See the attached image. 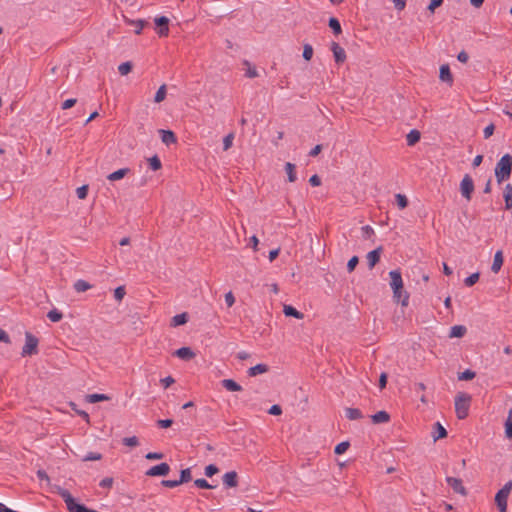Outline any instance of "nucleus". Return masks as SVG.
<instances>
[{
  "label": "nucleus",
  "instance_id": "nucleus-6",
  "mask_svg": "<svg viewBox=\"0 0 512 512\" xmlns=\"http://www.w3.org/2000/svg\"><path fill=\"white\" fill-rule=\"evenodd\" d=\"M157 26V33L160 37L168 36L169 33V19L166 16H159L155 18Z\"/></svg>",
  "mask_w": 512,
  "mask_h": 512
},
{
  "label": "nucleus",
  "instance_id": "nucleus-25",
  "mask_svg": "<svg viewBox=\"0 0 512 512\" xmlns=\"http://www.w3.org/2000/svg\"><path fill=\"white\" fill-rule=\"evenodd\" d=\"M503 265V254L502 251H497L494 255V260L492 263L491 270L497 273Z\"/></svg>",
  "mask_w": 512,
  "mask_h": 512
},
{
  "label": "nucleus",
  "instance_id": "nucleus-43",
  "mask_svg": "<svg viewBox=\"0 0 512 512\" xmlns=\"http://www.w3.org/2000/svg\"><path fill=\"white\" fill-rule=\"evenodd\" d=\"M233 139H234L233 133H229L228 135H226L224 137V139H223V150L224 151H227L232 147Z\"/></svg>",
  "mask_w": 512,
  "mask_h": 512
},
{
  "label": "nucleus",
  "instance_id": "nucleus-59",
  "mask_svg": "<svg viewBox=\"0 0 512 512\" xmlns=\"http://www.w3.org/2000/svg\"><path fill=\"white\" fill-rule=\"evenodd\" d=\"M145 457L148 460H158L163 458V454L160 452H149Z\"/></svg>",
  "mask_w": 512,
  "mask_h": 512
},
{
  "label": "nucleus",
  "instance_id": "nucleus-10",
  "mask_svg": "<svg viewBox=\"0 0 512 512\" xmlns=\"http://www.w3.org/2000/svg\"><path fill=\"white\" fill-rule=\"evenodd\" d=\"M446 482L454 492L461 495H466V489L463 486L461 479L455 477H447Z\"/></svg>",
  "mask_w": 512,
  "mask_h": 512
},
{
  "label": "nucleus",
  "instance_id": "nucleus-18",
  "mask_svg": "<svg viewBox=\"0 0 512 512\" xmlns=\"http://www.w3.org/2000/svg\"><path fill=\"white\" fill-rule=\"evenodd\" d=\"M268 370H269L268 365L260 363L253 367H250L247 371V374L250 377H255L259 374H264V373L268 372Z\"/></svg>",
  "mask_w": 512,
  "mask_h": 512
},
{
  "label": "nucleus",
  "instance_id": "nucleus-39",
  "mask_svg": "<svg viewBox=\"0 0 512 512\" xmlns=\"http://www.w3.org/2000/svg\"><path fill=\"white\" fill-rule=\"evenodd\" d=\"M133 65L130 61L124 62L118 66V71L121 75H127L132 71Z\"/></svg>",
  "mask_w": 512,
  "mask_h": 512
},
{
  "label": "nucleus",
  "instance_id": "nucleus-15",
  "mask_svg": "<svg viewBox=\"0 0 512 512\" xmlns=\"http://www.w3.org/2000/svg\"><path fill=\"white\" fill-rule=\"evenodd\" d=\"M222 480H223V484L226 487H229V488L236 487L237 484H238V482H237V473L235 471L226 472L223 475Z\"/></svg>",
  "mask_w": 512,
  "mask_h": 512
},
{
  "label": "nucleus",
  "instance_id": "nucleus-32",
  "mask_svg": "<svg viewBox=\"0 0 512 512\" xmlns=\"http://www.w3.org/2000/svg\"><path fill=\"white\" fill-rule=\"evenodd\" d=\"M86 400H87V402L94 404V403H97L100 401L108 400V396L105 394L94 393V394L87 395Z\"/></svg>",
  "mask_w": 512,
  "mask_h": 512
},
{
  "label": "nucleus",
  "instance_id": "nucleus-64",
  "mask_svg": "<svg viewBox=\"0 0 512 512\" xmlns=\"http://www.w3.org/2000/svg\"><path fill=\"white\" fill-rule=\"evenodd\" d=\"M511 490H512V481H508L504 484V486L499 491L502 493H505L507 495H510Z\"/></svg>",
  "mask_w": 512,
  "mask_h": 512
},
{
  "label": "nucleus",
  "instance_id": "nucleus-48",
  "mask_svg": "<svg viewBox=\"0 0 512 512\" xmlns=\"http://www.w3.org/2000/svg\"><path fill=\"white\" fill-rule=\"evenodd\" d=\"M244 64L248 66V69L246 70V77L248 78H255L258 76V72L255 67L251 66L248 61H244Z\"/></svg>",
  "mask_w": 512,
  "mask_h": 512
},
{
  "label": "nucleus",
  "instance_id": "nucleus-40",
  "mask_svg": "<svg viewBox=\"0 0 512 512\" xmlns=\"http://www.w3.org/2000/svg\"><path fill=\"white\" fill-rule=\"evenodd\" d=\"M47 317L52 322H59L62 319L63 315L57 309H52L48 312Z\"/></svg>",
  "mask_w": 512,
  "mask_h": 512
},
{
  "label": "nucleus",
  "instance_id": "nucleus-49",
  "mask_svg": "<svg viewBox=\"0 0 512 512\" xmlns=\"http://www.w3.org/2000/svg\"><path fill=\"white\" fill-rule=\"evenodd\" d=\"M123 444L129 447H135L139 444V441L136 436L125 437L123 439Z\"/></svg>",
  "mask_w": 512,
  "mask_h": 512
},
{
  "label": "nucleus",
  "instance_id": "nucleus-46",
  "mask_svg": "<svg viewBox=\"0 0 512 512\" xmlns=\"http://www.w3.org/2000/svg\"><path fill=\"white\" fill-rule=\"evenodd\" d=\"M194 484L196 487L201 488V489H212L213 488V486L210 485L208 483V481L203 478L196 479L194 481Z\"/></svg>",
  "mask_w": 512,
  "mask_h": 512
},
{
  "label": "nucleus",
  "instance_id": "nucleus-5",
  "mask_svg": "<svg viewBox=\"0 0 512 512\" xmlns=\"http://www.w3.org/2000/svg\"><path fill=\"white\" fill-rule=\"evenodd\" d=\"M460 192L461 195L468 201L471 200L472 194L474 192V182L472 177L469 174L464 175L461 183H460Z\"/></svg>",
  "mask_w": 512,
  "mask_h": 512
},
{
  "label": "nucleus",
  "instance_id": "nucleus-44",
  "mask_svg": "<svg viewBox=\"0 0 512 512\" xmlns=\"http://www.w3.org/2000/svg\"><path fill=\"white\" fill-rule=\"evenodd\" d=\"M303 58L306 60V61H309L311 60L312 56H313V48L310 44H305L304 47H303V54H302Z\"/></svg>",
  "mask_w": 512,
  "mask_h": 512
},
{
  "label": "nucleus",
  "instance_id": "nucleus-38",
  "mask_svg": "<svg viewBox=\"0 0 512 512\" xmlns=\"http://www.w3.org/2000/svg\"><path fill=\"white\" fill-rule=\"evenodd\" d=\"M476 373L470 369H466L462 373L458 374V380L460 381H468L472 380L475 377Z\"/></svg>",
  "mask_w": 512,
  "mask_h": 512
},
{
  "label": "nucleus",
  "instance_id": "nucleus-53",
  "mask_svg": "<svg viewBox=\"0 0 512 512\" xmlns=\"http://www.w3.org/2000/svg\"><path fill=\"white\" fill-rule=\"evenodd\" d=\"M101 454L100 453H97V452H89L87 453L83 460L84 461H96V460H100L101 459Z\"/></svg>",
  "mask_w": 512,
  "mask_h": 512
},
{
  "label": "nucleus",
  "instance_id": "nucleus-36",
  "mask_svg": "<svg viewBox=\"0 0 512 512\" xmlns=\"http://www.w3.org/2000/svg\"><path fill=\"white\" fill-rule=\"evenodd\" d=\"M166 93H167L166 85H165V84H162V85L158 88V90H157V92H156V94H155V96H154V101H155L156 103H160V102H162V101L165 99V97H166Z\"/></svg>",
  "mask_w": 512,
  "mask_h": 512
},
{
  "label": "nucleus",
  "instance_id": "nucleus-33",
  "mask_svg": "<svg viewBox=\"0 0 512 512\" xmlns=\"http://www.w3.org/2000/svg\"><path fill=\"white\" fill-rule=\"evenodd\" d=\"M505 435L507 438H512V409L509 410L507 419L505 421Z\"/></svg>",
  "mask_w": 512,
  "mask_h": 512
},
{
  "label": "nucleus",
  "instance_id": "nucleus-8",
  "mask_svg": "<svg viewBox=\"0 0 512 512\" xmlns=\"http://www.w3.org/2000/svg\"><path fill=\"white\" fill-rule=\"evenodd\" d=\"M331 50L333 52V56L337 64H342L345 62L346 52L337 42L333 41L331 43Z\"/></svg>",
  "mask_w": 512,
  "mask_h": 512
},
{
  "label": "nucleus",
  "instance_id": "nucleus-51",
  "mask_svg": "<svg viewBox=\"0 0 512 512\" xmlns=\"http://www.w3.org/2000/svg\"><path fill=\"white\" fill-rule=\"evenodd\" d=\"M349 448V442L344 441L336 445L334 452L336 454H343Z\"/></svg>",
  "mask_w": 512,
  "mask_h": 512
},
{
  "label": "nucleus",
  "instance_id": "nucleus-14",
  "mask_svg": "<svg viewBox=\"0 0 512 512\" xmlns=\"http://www.w3.org/2000/svg\"><path fill=\"white\" fill-rule=\"evenodd\" d=\"M439 78H440L441 81L447 82L450 85H452V83H453V76H452L450 68H449V66L447 64H443V65L440 66Z\"/></svg>",
  "mask_w": 512,
  "mask_h": 512
},
{
  "label": "nucleus",
  "instance_id": "nucleus-47",
  "mask_svg": "<svg viewBox=\"0 0 512 512\" xmlns=\"http://www.w3.org/2000/svg\"><path fill=\"white\" fill-rule=\"evenodd\" d=\"M362 237L364 239H370L374 235V230L371 226L365 225L361 228Z\"/></svg>",
  "mask_w": 512,
  "mask_h": 512
},
{
  "label": "nucleus",
  "instance_id": "nucleus-29",
  "mask_svg": "<svg viewBox=\"0 0 512 512\" xmlns=\"http://www.w3.org/2000/svg\"><path fill=\"white\" fill-rule=\"evenodd\" d=\"M296 166L290 162H287L285 164V171L287 173L288 181L289 182H295L297 179L296 176Z\"/></svg>",
  "mask_w": 512,
  "mask_h": 512
},
{
  "label": "nucleus",
  "instance_id": "nucleus-50",
  "mask_svg": "<svg viewBox=\"0 0 512 512\" xmlns=\"http://www.w3.org/2000/svg\"><path fill=\"white\" fill-rule=\"evenodd\" d=\"M358 263H359V258L357 256L351 257L347 263L348 272L351 273L352 271H354V269L356 268Z\"/></svg>",
  "mask_w": 512,
  "mask_h": 512
},
{
  "label": "nucleus",
  "instance_id": "nucleus-7",
  "mask_svg": "<svg viewBox=\"0 0 512 512\" xmlns=\"http://www.w3.org/2000/svg\"><path fill=\"white\" fill-rule=\"evenodd\" d=\"M170 467L167 463H160L158 465L152 466L146 471L147 476H165L169 473Z\"/></svg>",
  "mask_w": 512,
  "mask_h": 512
},
{
  "label": "nucleus",
  "instance_id": "nucleus-45",
  "mask_svg": "<svg viewBox=\"0 0 512 512\" xmlns=\"http://www.w3.org/2000/svg\"><path fill=\"white\" fill-rule=\"evenodd\" d=\"M88 185H82L76 189V194L79 199H85L88 195Z\"/></svg>",
  "mask_w": 512,
  "mask_h": 512
},
{
  "label": "nucleus",
  "instance_id": "nucleus-35",
  "mask_svg": "<svg viewBox=\"0 0 512 512\" xmlns=\"http://www.w3.org/2000/svg\"><path fill=\"white\" fill-rule=\"evenodd\" d=\"M148 164L151 170L157 171L161 169L162 163L160 158L157 155H154L148 159Z\"/></svg>",
  "mask_w": 512,
  "mask_h": 512
},
{
  "label": "nucleus",
  "instance_id": "nucleus-54",
  "mask_svg": "<svg viewBox=\"0 0 512 512\" xmlns=\"http://www.w3.org/2000/svg\"><path fill=\"white\" fill-rule=\"evenodd\" d=\"M444 0H430V4L428 5V10L431 13L435 12V9L440 7L443 4Z\"/></svg>",
  "mask_w": 512,
  "mask_h": 512
},
{
  "label": "nucleus",
  "instance_id": "nucleus-21",
  "mask_svg": "<svg viewBox=\"0 0 512 512\" xmlns=\"http://www.w3.org/2000/svg\"><path fill=\"white\" fill-rule=\"evenodd\" d=\"M221 384L226 390L231 392H238L242 390V387L233 379H223Z\"/></svg>",
  "mask_w": 512,
  "mask_h": 512
},
{
  "label": "nucleus",
  "instance_id": "nucleus-22",
  "mask_svg": "<svg viewBox=\"0 0 512 512\" xmlns=\"http://www.w3.org/2000/svg\"><path fill=\"white\" fill-rule=\"evenodd\" d=\"M130 168H121L117 171H114L112 173H110L108 176H107V179L109 181H117V180H120L122 178H124L127 174L130 173Z\"/></svg>",
  "mask_w": 512,
  "mask_h": 512
},
{
  "label": "nucleus",
  "instance_id": "nucleus-24",
  "mask_svg": "<svg viewBox=\"0 0 512 512\" xmlns=\"http://www.w3.org/2000/svg\"><path fill=\"white\" fill-rule=\"evenodd\" d=\"M420 138V132L416 129H412L406 136L407 145L414 146L417 142H419Z\"/></svg>",
  "mask_w": 512,
  "mask_h": 512
},
{
  "label": "nucleus",
  "instance_id": "nucleus-12",
  "mask_svg": "<svg viewBox=\"0 0 512 512\" xmlns=\"http://www.w3.org/2000/svg\"><path fill=\"white\" fill-rule=\"evenodd\" d=\"M390 275V288H403L402 275L399 270H392Z\"/></svg>",
  "mask_w": 512,
  "mask_h": 512
},
{
  "label": "nucleus",
  "instance_id": "nucleus-52",
  "mask_svg": "<svg viewBox=\"0 0 512 512\" xmlns=\"http://www.w3.org/2000/svg\"><path fill=\"white\" fill-rule=\"evenodd\" d=\"M218 471V467L214 464H209L208 466L205 467V475L207 477H212L213 475L218 473Z\"/></svg>",
  "mask_w": 512,
  "mask_h": 512
},
{
  "label": "nucleus",
  "instance_id": "nucleus-41",
  "mask_svg": "<svg viewBox=\"0 0 512 512\" xmlns=\"http://www.w3.org/2000/svg\"><path fill=\"white\" fill-rule=\"evenodd\" d=\"M479 276L480 274L478 272L471 274L470 276L465 278L464 284L468 287L475 285L479 280Z\"/></svg>",
  "mask_w": 512,
  "mask_h": 512
},
{
  "label": "nucleus",
  "instance_id": "nucleus-34",
  "mask_svg": "<svg viewBox=\"0 0 512 512\" xmlns=\"http://www.w3.org/2000/svg\"><path fill=\"white\" fill-rule=\"evenodd\" d=\"M436 432L433 434L434 441H437L447 435L446 429L439 423H435Z\"/></svg>",
  "mask_w": 512,
  "mask_h": 512
},
{
  "label": "nucleus",
  "instance_id": "nucleus-58",
  "mask_svg": "<svg viewBox=\"0 0 512 512\" xmlns=\"http://www.w3.org/2000/svg\"><path fill=\"white\" fill-rule=\"evenodd\" d=\"M225 302L227 304L228 307H231L234 302H235V297L232 293L231 290H229L226 294H225Z\"/></svg>",
  "mask_w": 512,
  "mask_h": 512
},
{
  "label": "nucleus",
  "instance_id": "nucleus-28",
  "mask_svg": "<svg viewBox=\"0 0 512 512\" xmlns=\"http://www.w3.org/2000/svg\"><path fill=\"white\" fill-rule=\"evenodd\" d=\"M125 22L128 23L129 25H133L136 27L135 29V33L137 35L141 34L143 28L147 25V22L145 20H142V19H138V20H131V19H125Z\"/></svg>",
  "mask_w": 512,
  "mask_h": 512
},
{
  "label": "nucleus",
  "instance_id": "nucleus-56",
  "mask_svg": "<svg viewBox=\"0 0 512 512\" xmlns=\"http://www.w3.org/2000/svg\"><path fill=\"white\" fill-rule=\"evenodd\" d=\"M113 479L111 477H105L99 482V486L102 488H111Z\"/></svg>",
  "mask_w": 512,
  "mask_h": 512
},
{
  "label": "nucleus",
  "instance_id": "nucleus-2",
  "mask_svg": "<svg viewBox=\"0 0 512 512\" xmlns=\"http://www.w3.org/2000/svg\"><path fill=\"white\" fill-rule=\"evenodd\" d=\"M471 396L467 393L460 392L455 397V412L459 419H465L468 416Z\"/></svg>",
  "mask_w": 512,
  "mask_h": 512
},
{
  "label": "nucleus",
  "instance_id": "nucleus-17",
  "mask_svg": "<svg viewBox=\"0 0 512 512\" xmlns=\"http://www.w3.org/2000/svg\"><path fill=\"white\" fill-rule=\"evenodd\" d=\"M174 355L182 360H190L195 356V353L190 347H181L174 352Z\"/></svg>",
  "mask_w": 512,
  "mask_h": 512
},
{
  "label": "nucleus",
  "instance_id": "nucleus-61",
  "mask_svg": "<svg viewBox=\"0 0 512 512\" xmlns=\"http://www.w3.org/2000/svg\"><path fill=\"white\" fill-rule=\"evenodd\" d=\"M268 413L271 414V415H280L282 413V409L279 405L277 404H274L270 407V409L268 410Z\"/></svg>",
  "mask_w": 512,
  "mask_h": 512
},
{
  "label": "nucleus",
  "instance_id": "nucleus-55",
  "mask_svg": "<svg viewBox=\"0 0 512 512\" xmlns=\"http://www.w3.org/2000/svg\"><path fill=\"white\" fill-rule=\"evenodd\" d=\"M77 100L74 99V98H70V99H67L65 100L63 103H62V106L61 108L63 110H67V109H70L72 108L75 104H76Z\"/></svg>",
  "mask_w": 512,
  "mask_h": 512
},
{
  "label": "nucleus",
  "instance_id": "nucleus-30",
  "mask_svg": "<svg viewBox=\"0 0 512 512\" xmlns=\"http://www.w3.org/2000/svg\"><path fill=\"white\" fill-rule=\"evenodd\" d=\"M328 26L332 29L335 35H339L342 32L341 24L339 20L335 17H330L328 21Z\"/></svg>",
  "mask_w": 512,
  "mask_h": 512
},
{
  "label": "nucleus",
  "instance_id": "nucleus-16",
  "mask_svg": "<svg viewBox=\"0 0 512 512\" xmlns=\"http://www.w3.org/2000/svg\"><path fill=\"white\" fill-rule=\"evenodd\" d=\"M393 298L397 303L402 306H407L409 301V294L407 290H393Z\"/></svg>",
  "mask_w": 512,
  "mask_h": 512
},
{
  "label": "nucleus",
  "instance_id": "nucleus-1",
  "mask_svg": "<svg viewBox=\"0 0 512 512\" xmlns=\"http://www.w3.org/2000/svg\"><path fill=\"white\" fill-rule=\"evenodd\" d=\"M494 172L498 184L508 180L512 172V156L508 153L503 155L496 163Z\"/></svg>",
  "mask_w": 512,
  "mask_h": 512
},
{
  "label": "nucleus",
  "instance_id": "nucleus-31",
  "mask_svg": "<svg viewBox=\"0 0 512 512\" xmlns=\"http://www.w3.org/2000/svg\"><path fill=\"white\" fill-rule=\"evenodd\" d=\"M187 314L186 313H180L175 315L171 320V325L174 327L184 325L187 322Z\"/></svg>",
  "mask_w": 512,
  "mask_h": 512
},
{
  "label": "nucleus",
  "instance_id": "nucleus-13",
  "mask_svg": "<svg viewBox=\"0 0 512 512\" xmlns=\"http://www.w3.org/2000/svg\"><path fill=\"white\" fill-rule=\"evenodd\" d=\"M159 133L161 135V140L164 144L170 145L177 142V137L173 131L160 129Z\"/></svg>",
  "mask_w": 512,
  "mask_h": 512
},
{
  "label": "nucleus",
  "instance_id": "nucleus-27",
  "mask_svg": "<svg viewBox=\"0 0 512 512\" xmlns=\"http://www.w3.org/2000/svg\"><path fill=\"white\" fill-rule=\"evenodd\" d=\"M345 416L349 420H358L363 417V414L360 409L358 408H346L345 409Z\"/></svg>",
  "mask_w": 512,
  "mask_h": 512
},
{
  "label": "nucleus",
  "instance_id": "nucleus-37",
  "mask_svg": "<svg viewBox=\"0 0 512 512\" xmlns=\"http://www.w3.org/2000/svg\"><path fill=\"white\" fill-rule=\"evenodd\" d=\"M395 200L399 209H405L408 206V199L404 194H396Z\"/></svg>",
  "mask_w": 512,
  "mask_h": 512
},
{
  "label": "nucleus",
  "instance_id": "nucleus-4",
  "mask_svg": "<svg viewBox=\"0 0 512 512\" xmlns=\"http://www.w3.org/2000/svg\"><path fill=\"white\" fill-rule=\"evenodd\" d=\"M38 339L29 332L25 333V345L22 348V356L33 355L37 353Z\"/></svg>",
  "mask_w": 512,
  "mask_h": 512
},
{
  "label": "nucleus",
  "instance_id": "nucleus-63",
  "mask_svg": "<svg viewBox=\"0 0 512 512\" xmlns=\"http://www.w3.org/2000/svg\"><path fill=\"white\" fill-rule=\"evenodd\" d=\"M173 421L171 419H160L157 421V424L161 428H168L172 425Z\"/></svg>",
  "mask_w": 512,
  "mask_h": 512
},
{
  "label": "nucleus",
  "instance_id": "nucleus-19",
  "mask_svg": "<svg viewBox=\"0 0 512 512\" xmlns=\"http://www.w3.org/2000/svg\"><path fill=\"white\" fill-rule=\"evenodd\" d=\"M503 198L505 201V209L511 210L512 209V185L506 184L503 191Z\"/></svg>",
  "mask_w": 512,
  "mask_h": 512
},
{
  "label": "nucleus",
  "instance_id": "nucleus-23",
  "mask_svg": "<svg viewBox=\"0 0 512 512\" xmlns=\"http://www.w3.org/2000/svg\"><path fill=\"white\" fill-rule=\"evenodd\" d=\"M467 329L463 325H454L450 329L449 337L450 338H460L463 337L466 333Z\"/></svg>",
  "mask_w": 512,
  "mask_h": 512
},
{
  "label": "nucleus",
  "instance_id": "nucleus-62",
  "mask_svg": "<svg viewBox=\"0 0 512 512\" xmlns=\"http://www.w3.org/2000/svg\"><path fill=\"white\" fill-rule=\"evenodd\" d=\"M73 288H92V286L85 280H78L74 283Z\"/></svg>",
  "mask_w": 512,
  "mask_h": 512
},
{
  "label": "nucleus",
  "instance_id": "nucleus-11",
  "mask_svg": "<svg viewBox=\"0 0 512 512\" xmlns=\"http://www.w3.org/2000/svg\"><path fill=\"white\" fill-rule=\"evenodd\" d=\"M381 252H382V246H379L376 249L368 252L367 261H368V266L370 269H372L379 262Z\"/></svg>",
  "mask_w": 512,
  "mask_h": 512
},
{
  "label": "nucleus",
  "instance_id": "nucleus-9",
  "mask_svg": "<svg viewBox=\"0 0 512 512\" xmlns=\"http://www.w3.org/2000/svg\"><path fill=\"white\" fill-rule=\"evenodd\" d=\"M509 495L498 491L495 495V504L499 512H507Z\"/></svg>",
  "mask_w": 512,
  "mask_h": 512
},
{
  "label": "nucleus",
  "instance_id": "nucleus-26",
  "mask_svg": "<svg viewBox=\"0 0 512 512\" xmlns=\"http://www.w3.org/2000/svg\"><path fill=\"white\" fill-rule=\"evenodd\" d=\"M371 418L375 424L386 423L390 420V416L386 411H379L373 414Z\"/></svg>",
  "mask_w": 512,
  "mask_h": 512
},
{
  "label": "nucleus",
  "instance_id": "nucleus-42",
  "mask_svg": "<svg viewBox=\"0 0 512 512\" xmlns=\"http://www.w3.org/2000/svg\"><path fill=\"white\" fill-rule=\"evenodd\" d=\"M192 478L191 476V470L189 468H186V469H183L181 470V473H180V479L178 480V483H186L188 481H190Z\"/></svg>",
  "mask_w": 512,
  "mask_h": 512
},
{
  "label": "nucleus",
  "instance_id": "nucleus-20",
  "mask_svg": "<svg viewBox=\"0 0 512 512\" xmlns=\"http://www.w3.org/2000/svg\"><path fill=\"white\" fill-rule=\"evenodd\" d=\"M283 313L287 317H294L296 319H303L304 314L298 311L296 308H294L291 305H284L283 306Z\"/></svg>",
  "mask_w": 512,
  "mask_h": 512
},
{
  "label": "nucleus",
  "instance_id": "nucleus-57",
  "mask_svg": "<svg viewBox=\"0 0 512 512\" xmlns=\"http://www.w3.org/2000/svg\"><path fill=\"white\" fill-rule=\"evenodd\" d=\"M494 130H495V126L493 124H490L487 127H485V129L483 131L484 138L485 139L490 138L493 135Z\"/></svg>",
  "mask_w": 512,
  "mask_h": 512
},
{
  "label": "nucleus",
  "instance_id": "nucleus-3",
  "mask_svg": "<svg viewBox=\"0 0 512 512\" xmlns=\"http://www.w3.org/2000/svg\"><path fill=\"white\" fill-rule=\"evenodd\" d=\"M407 278L411 283H414L415 285H422L426 284L429 279V275L421 266H414L408 272Z\"/></svg>",
  "mask_w": 512,
  "mask_h": 512
},
{
  "label": "nucleus",
  "instance_id": "nucleus-60",
  "mask_svg": "<svg viewBox=\"0 0 512 512\" xmlns=\"http://www.w3.org/2000/svg\"><path fill=\"white\" fill-rule=\"evenodd\" d=\"M309 183L311 186H314V187L320 186L321 178L317 174H314L309 178Z\"/></svg>",
  "mask_w": 512,
  "mask_h": 512
}]
</instances>
